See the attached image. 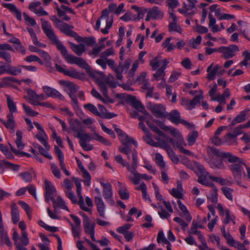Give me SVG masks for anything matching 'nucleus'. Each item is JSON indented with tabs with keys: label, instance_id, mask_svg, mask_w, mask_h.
Segmentation results:
<instances>
[{
	"label": "nucleus",
	"instance_id": "nucleus-1",
	"mask_svg": "<svg viewBox=\"0 0 250 250\" xmlns=\"http://www.w3.org/2000/svg\"><path fill=\"white\" fill-rule=\"evenodd\" d=\"M42 28L43 31L48 38L52 42V43L56 46L57 49L61 52L62 57L67 62L70 64H77L79 67L86 70L90 69V66L83 59L69 54L66 48L55 35L54 31L50 23L48 21H44L42 19Z\"/></svg>",
	"mask_w": 250,
	"mask_h": 250
},
{
	"label": "nucleus",
	"instance_id": "nucleus-2",
	"mask_svg": "<svg viewBox=\"0 0 250 250\" xmlns=\"http://www.w3.org/2000/svg\"><path fill=\"white\" fill-rule=\"evenodd\" d=\"M159 126L164 131H169L176 138L177 140L176 147L179 149L181 153L188 155H191V153L189 150L184 148V147L186 146V144L181 133L177 129L173 127L167 126L163 123H160Z\"/></svg>",
	"mask_w": 250,
	"mask_h": 250
},
{
	"label": "nucleus",
	"instance_id": "nucleus-3",
	"mask_svg": "<svg viewBox=\"0 0 250 250\" xmlns=\"http://www.w3.org/2000/svg\"><path fill=\"white\" fill-rule=\"evenodd\" d=\"M159 126L164 131H169L176 138L177 140L176 147L179 149L181 153L188 155H191V153L189 150L184 148V147L186 146V144L181 133L177 129L173 127L167 126L163 123H160Z\"/></svg>",
	"mask_w": 250,
	"mask_h": 250
},
{
	"label": "nucleus",
	"instance_id": "nucleus-4",
	"mask_svg": "<svg viewBox=\"0 0 250 250\" xmlns=\"http://www.w3.org/2000/svg\"><path fill=\"white\" fill-rule=\"evenodd\" d=\"M133 160L134 162L132 166H128L127 167L128 171L131 173V174L128 176L129 180L134 185H137L140 183L141 179L147 180L151 179L152 178L151 176H148L146 174H141L137 172L136 170L137 167L135 153L133 155Z\"/></svg>",
	"mask_w": 250,
	"mask_h": 250
},
{
	"label": "nucleus",
	"instance_id": "nucleus-5",
	"mask_svg": "<svg viewBox=\"0 0 250 250\" xmlns=\"http://www.w3.org/2000/svg\"><path fill=\"white\" fill-rule=\"evenodd\" d=\"M195 167L198 170L197 174L198 176V182L206 186H213V183L209 181V175L208 172L206 170L204 166L196 162H194Z\"/></svg>",
	"mask_w": 250,
	"mask_h": 250
},
{
	"label": "nucleus",
	"instance_id": "nucleus-6",
	"mask_svg": "<svg viewBox=\"0 0 250 250\" xmlns=\"http://www.w3.org/2000/svg\"><path fill=\"white\" fill-rule=\"evenodd\" d=\"M229 166V168L232 173L234 178L236 180L237 184L240 185L241 184V177L242 175L243 163H246L243 159L238 157V159Z\"/></svg>",
	"mask_w": 250,
	"mask_h": 250
},
{
	"label": "nucleus",
	"instance_id": "nucleus-7",
	"mask_svg": "<svg viewBox=\"0 0 250 250\" xmlns=\"http://www.w3.org/2000/svg\"><path fill=\"white\" fill-rule=\"evenodd\" d=\"M207 153L209 157L216 156L217 157L227 158L229 162H233L238 159V157L233 155L232 153L222 152L219 149L214 147H208L207 148Z\"/></svg>",
	"mask_w": 250,
	"mask_h": 250
},
{
	"label": "nucleus",
	"instance_id": "nucleus-8",
	"mask_svg": "<svg viewBox=\"0 0 250 250\" xmlns=\"http://www.w3.org/2000/svg\"><path fill=\"white\" fill-rule=\"evenodd\" d=\"M218 52L221 53L222 57L225 59H229L235 56L236 53L239 51V47L235 44L228 46H221L218 48Z\"/></svg>",
	"mask_w": 250,
	"mask_h": 250
},
{
	"label": "nucleus",
	"instance_id": "nucleus-9",
	"mask_svg": "<svg viewBox=\"0 0 250 250\" xmlns=\"http://www.w3.org/2000/svg\"><path fill=\"white\" fill-rule=\"evenodd\" d=\"M165 118L176 125L182 124L188 127L192 126L190 123L181 118L180 113L176 109L172 110L169 113L167 112Z\"/></svg>",
	"mask_w": 250,
	"mask_h": 250
},
{
	"label": "nucleus",
	"instance_id": "nucleus-10",
	"mask_svg": "<svg viewBox=\"0 0 250 250\" xmlns=\"http://www.w3.org/2000/svg\"><path fill=\"white\" fill-rule=\"evenodd\" d=\"M75 137L80 139V145L84 150L90 151L93 149V147L91 145L86 144L91 140L89 134L83 133L81 131H78Z\"/></svg>",
	"mask_w": 250,
	"mask_h": 250
},
{
	"label": "nucleus",
	"instance_id": "nucleus-11",
	"mask_svg": "<svg viewBox=\"0 0 250 250\" xmlns=\"http://www.w3.org/2000/svg\"><path fill=\"white\" fill-rule=\"evenodd\" d=\"M45 184V198L47 202H49L51 200L53 203L55 204V196L56 195V190L55 187L52 185L51 183L45 180L44 181Z\"/></svg>",
	"mask_w": 250,
	"mask_h": 250
},
{
	"label": "nucleus",
	"instance_id": "nucleus-12",
	"mask_svg": "<svg viewBox=\"0 0 250 250\" xmlns=\"http://www.w3.org/2000/svg\"><path fill=\"white\" fill-rule=\"evenodd\" d=\"M100 184L103 188V194L104 197L110 204L114 205V201L112 197L113 192L111 184L108 182L104 183L102 181L100 182Z\"/></svg>",
	"mask_w": 250,
	"mask_h": 250
},
{
	"label": "nucleus",
	"instance_id": "nucleus-13",
	"mask_svg": "<svg viewBox=\"0 0 250 250\" xmlns=\"http://www.w3.org/2000/svg\"><path fill=\"white\" fill-rule=\"evenodd\" d=\"M148 108L151 111L153 115L157 118H165L167 112L166 107L161 104H150Z\"/></svg>",
	"mask_w": 250,
	"mask_h": 250
},
{
	"label": "nucleus",
	"instance_id": "nucleus-14",
	"mask_svg": "<svg viewBox=\"0 0 250 250\" xmlns=\"http://www.w3.org/2000/svg\"><path fill=\"white\" fill-rule=\"evenodd\" d=\"M8 51H14L13 47L9 44H0V58L4 60L7 62H11V56Z\"/></svg>",
	"mask_w": 250,
	"mask_h": 250
},
{
	"label": "nucleus",
	"instance_id": "nucleus-15",
	"mask_svg": "<svg viewBox=\"0 0 250 250\" xmlns=\"http://www.w3.org/2000/svg\"><path fill=\"white\" fill-rule=\"evenodd\" d=\"M43 90L48 97L58 98L60 100L63 101L64 98L58 91L48 86H43Z\"/></svg>",
	"mask_w": 250,
	"mask_h": 250
},
{
	"label": "nucleus",
	"instance_id": "nucleus-16",
	"mask_svg": "<svg viewBox=\"0 0 250 250\" xmlns=\"http://www.w3.org/2000/svg\"><path fill=\"white\" fill-rule=\"evenodd\" d=\"M250 111V109L249 108H246L241 111L240 113L232 120L231 124L229 125V127H232L237 123H241L245 121L247 119L246 116Z\"/></svg>",
	"mask_w": 250,
	"mask_h": 250
},
{
	"label": "nucleus",
	"instance_id": "nucleus-17",
	"mask_svg": "<svg viewBox=\"0 0 250 250\" xmlns=\"http://www.w3.org/2000/svg\"><path fill=\"white\" fill-rule=\"evenodd\" d=\"M119 151L126 155L128 159H130V154H131L132 158V162L130 165V166H132L133 164V155L134 153L136 154V159L137 162V165L138 164V157H137V153L135 149H132L131 146H120L119 147Z\"/></svg>",
	"mask_w": 250,
	"mask_h": 250
},
{
	"label": "nucleus",
	"instance_id": "nucleus-18",
	"mask_svg": "<svg viewBox=\"0 0 250 250\" xmlns=\"http://www.w3.org/2000/svg\"><path fill=\"white\" fill-rule=\"evenodd\" d=\"M76 162L78 164V166L80 169H81L82 173H83V177L84 179L83 181L84 183L87 186H90L91 183V176L88 171L84 168L83 167L82 163L79 159H76Z\"/></svg>",
	"mask_w": 250,
	"mask_h": 250
},
{
	"label": "nucleus",
	"instance_id": "nucleus-19",
	"mask_svg": "<svg viewBox=\"0 0 250 250\" xmlns=\"http://www.w3.org/2000/svg\"><path fill=\"white\" fill-rule=\"evenodd\" d=\"M168 63L169 61L167 59H164L163 64L160 68L157 69L155 73L153 75L155 80L158 81L161 78L163 79V77L165 75V70L166 69Z\"/></svg>",
	"mask_w": 250,
	"mask_h": 250
},
{
	"label": "nucleus",
	"instance_id": "nucleus-20",
	"mask_svg": "<svg viewBox=\"0 0 250 250\" xmlns=\"http://www.w3.org/2000/svg\"><path fill=\"white\" fill-rule=\"evenodd\" d=\"M2 5L3 7L8 8L11 12H13L19 21H21V13L14 4L2 3Z\"/></svg>",
	"mask_w": 250,
	"mask_h": 250
},
{
	"label": "nucleus",
	"instance_id": "nucleus-21",
	"mask_svg": "<svg viewBox=\"0 0 250 250\" xmlns=\"http://www.w3.org/2000/svg\"><path fill=\"white\" fill-rule=\"evenodd\" d=\"M95 202L97 207V210L100 214V216L103 218H105V205L102 200V197H95Z\"/></svg>",
	"mask_w": 250,
	"mask_h": 250
},
{
	"label": "nucleus",
	"instance_id": "nucleus-22",
	"mask_svg": "<svg viewBox=\"0 0 250 250\" xmlns=\"http://www.w3.org/2000/svg\"><path fill=\"white\" fill-rule=\"evenodd\" d=\"M57 28H59L62 33L67 36H71L73 32L72 29L74 28V26L62 21Z\"/></svg>",
	"mask_w": 250,
	"mask_h": 250
},
{
	"label": "nucleus",
	"instance_id": "nucleus-23",
	"mask_svg": "<svg viewBox=\"0 0 250 250\" xmlns=\"http://www.w3.org/2000/svg\"><path fill=\"white\" fill-rule=\"evenodd\" d=\"M147 11L151 15L152 19H161L164 16V13L156 6L147 9Z\"/></svg>",
	"mask_w": 250,
	"mask_h": 250
},
{
	"label": "nucleus",
	"instance_id": "nucleus-24",
	"mask_svg": "<svg viewBox=\"0 0 250 250\" xmlns=\"http://www.w3.org/2000/svg\"><path fill=\"white\" fill-rule=\"evenodd\" d=\"M120 141L122 143L123 146H130L129 144H133L136 147L138 146V144L132 138L129 137L125 133L120 137Z\"/></svg>",
	"mask_w": 250,
	"mask_h": 250
},
{
	"label": "nucleus",
	"instance_id": "nucleus-25",
	"mask_svg": "<svg viewBox=\"0 0 250 250\" xmlns=\"http://www.w3.org/2000/svg\"><path fill=\"white\" fill-rule=\"evenodd\" d=\"M0 244L1 245L6 244L8 246L11 245V243L7 232L4 230V227H0Z\"/></svg>",
	"mask_w": 250,
	"mask_h": 250
},
{
	"label": "nucleus",
	"instance_id": "nucleus-26",
	"mask_svg": "<svg viewBox=\"0 0 250 250\" xmlns=\"http://www.w3.org/2000/svg\"><path fill=\"white\" fill-rule=\"evenodd\" d=\"M117 183L119 187L118 193L120 197L122 200H128L129 198V193L127 188L122 183L118 182Z\"/></svg>",
	"mask_w": 250,
	"mask_h": 250
},
{
	"label": "nucleus",
	"instance_id": "nucleus-27",
	"mask_svg": "<svg viewBox=\"0 0 250 250\" xmlns=\"http://www.w3.org/2000/svg\"><path fill=\"white\" fill-rule=\"evenodd\" d=\"M7 120L6 122L2 121V124L7 129L11 130L12 132H14L15 127V122L14 120L13 115L8 114L7 115Z\"/></svg>",
	"mask_w": 250,
	"mask_h": 250
},
{
	"label": "nucleus",
	"instance_id": "nucleus-28",
	"mask_svg": "<svg viewBox=\"0 0 250 250\" xmlns=\"http://www.w3.org/2000/svg\"><path fill=\"white\" fill-rule=\"evenodd\" d=\"M210 166L211 168H218L220 169H225L226 167L222 163V159H216L214 157H209Z\"/></svg>",
	"mask_w": 250,
	"mask_h": 250
},
{
	"label": "nucleus",
	"instance_id": "nucleus-29",
	"mask_svg": "<svg viewBox=\"0 0 250 250\" xmlns=\"http://www.w3.org/2000/svg\"><path fill=\"white\" fill-rule=\"evenodd\" d=\"M12 220L14 224H16L19 221L20 214L16 203L11 205Z\"/></svg>",
	"mask_w": 250,
	"mask_h": 250
},
{
	"label": "nucleus",
	"instance_id": "nucleus-30",
	"mask_svg": "<svg viewBox=\"0 0 250 250\" xmlns=\"http://www.w3.org/2000/svg\"><path fill=\"white\" fill-rule=\"evenodd\" d=\"M213 64L209 65L207 68V72H208V80H213L215 78V75L217 74V72L220 68L218 65H216L212 69Z\"/></svg>",
	"mask_w": 250,
	"mask_h": 250
},
{
	"label": "nucleus",
	"instance_id": "nucleus-31",
	"mask_svg": "<svg viewBox=\"0 0 250 250\" xmlns=\"http://www.w3.org/2000/svg\"><path fill=\"white\" fill-rule=\"evenodd\" d=\"M71 48L72 51L78 56H81L85 51V46L83 44H75L73 43H70Z\"/></svg>",
	"mask_w": 250,
	"mask_h": 250
},
{
	"label": "nucleus",
	"instance_id": "nucleus-32",
	"mask_svg": "<svg viewBox=\"0 0 250 250\" xmlns=\"http://www.w3.org/2000/svg\"><path fill=\"white\" fill-rule=\"evenodd\" d=\"M200 92L201 94L195 96L192 100L189 101V104L187 107V109L191 110L194 108L196 105L200 103L201 99H203L204 98L203 91L201 90Z\"/></svg>",
	"mask_w": 250,
	"mask_h": 250
},
{
	"label": "nucleus",
	"instance_id": "nucleus-33",
	"mask_svg": "<svg viewBox=\"0 0 250 250\" xmlns=\"http://www.w3.org/2000/svg\"><path fill=\"white\" fill-rule=\"evenodd\" d=\"M163 62H164V60H162L160 56H157L150 61L149 65L151 67L152 70L154 71L157 69L161 64L163 65Z\"/></svg>",
	"mask_w": 250,
	"mask_h": 250
},
{
	"label": "nucleus",
	"instance_id": "nucleus-34",
	"mask_svg": "<svg viewBox=\"0 0 250 250\" xmlns=\"http://www.w3.org/2000/svg\"><path fill=\"white\" fill-rule=\"evenodd\" d=\"M179 208L183 212V216L185 217V219L188 222H190L192 219V217L189 214V211L187 209V207L182 204L180 200L177 201Z\"/></svg>",
	"mask_w": 250,
	"mask_h": 250
},
{
	"label": "nucleus",
	"instance_id": "nucleus-35",
	"mask_svg": "<svg viewBox=\"0 0 250 250\" xmlns=\"http://www.w3.org/2000/svg\"><path fill=\"white\" fill-rule=\"evenodd\" d=\"M5 96L7 100V106L10 111L9 114L13 115L14 113H16L17 111L16 104L10 96L6 95Z\"/></svg>",
	"mask_w": 250,
	"mask_h": 250
},
{
	"label": "nucleus",
	"instance_id": "nucleus-36",
	"mask_svg": "<svg viewBox=\"0 0 250 250\" xmlns=\"http://www.w3.org/2000/svg\"><path fill=\"white\" fill-rule=\"evenodd\" d=\"M66 76L79 80H82L85 78L83 73L79 72L74 69L68 70V71L66 72Z\"/></svg>",
	"mask_w": 250,
	"mask_h": 250
},
{
	"label": "nucleus",
	"instance_id": "nucleus-37",
	"mask_svg": "<svg viewBox=\"0 0 250 250\" xmlns=\"http://www.w3.org/2000/svg\"><path fill=\"white\" fill-rule=\"evenodd\" d=\"M83 106L86 109H87L89 111L91 112V113L98 117H105L103 114L100 113L97 107L94 105L91 104H85L83 105Z\"/></svg>",
	"mask_w": 250,
	"mask_h": 250
},
{
	"label": "nucleus",
	"instance_id": "nucleus-38",
	"mask_svg": "<svg viewBox=\"0 0 250 250\" xmlns=\"http://www.w3.org/2000/svg\"><path fill=\"white\" fill-rule=\"evenodd\" d=\"M19 175L25 182H30L32 180L33 176H35V173L33 170H31L30 171L21 173Z\"/></svg>",
	"mask_w": 250,
	"mask_h": 250
},
{
	"label": "nucleus",
	"instance_id": "nucleus-39",
	"mask_svg": "<svg viewBox=\"0 0 250 250\" xmlns=\"http://www.w3.org/2000/svg\"><path fill=\"white\" fill-rule=\"evenodd\" d=\"M188 234L192 235H197L199 239L202 240L204 239V237L201 234L200 231L197 230L196 226L194 225V220L192 221V225L190 229L189 230Z\"/></svg>",
	"mask_w": 250,
	"mask_h": 250
},
{
	"label": "nucleus",
	"instance_id": "nucleus-40",
	"mask_svg": "<svg viewBox=\"0 0 250 250\" xmlns=\"http://www.w3.org/2000/svg\"><path fill=\"white\" fill-rule=\"evenodd\" d=\"M198 137V133L196 131L190 132L187 137V140L189 146L193 145Z\"/></svg>",
	"mask_w": 250,
	"mask_h": 250
},
{
	"label": "nucleus",
	"instance_id": "nucleus-41",
	"mask_svg": "<svg viewBox=\"0 0 250 250\" xmlns=\"http://www.w3.org/2000/svg\"><path fill=\"white\" fill-rule=\"evenodd\" d=\"M17 139L15 141L16 146L19 150L22 149L24 147V144L22 142V132L18 130L16 132Z\"/></svg>",
	"mask_w": 250,
	"mask_h": 250
},
{
	"label": "nucleus",
	"instance_id": "nucleus-42",
	"mask_svg": "<svg viewBox=\"0 0 250 250\" xmlns=\"http://www.w3.org/2000/svg\"><path fill=\"white\" fill-rule=\"evenodd\" d=\"M53 204L55 208L58 207L69 211V209L66 206L65 202L60 196L57 197L56 200H55V204L54 203H53Z\"/></svg>",
	"mask_w": 250,
	"mask_h": 250
},
{
	"label": "nucleus",
	"instance_id": "nucleus-43",
	"mask_svg": "<svg viewBox=\"0 0 250 250\" xmlns=\"http://www.w3.org/2000/svg\"><path fill=\"white\" fill-rule=\"evenodd\" d=\"M155 139L159 142V143H157V147H159L160 148H163L165 149L167 151L171 149L170 146L168 144V142H169V141H167V140L161 139L158 137H157Z\"/></svg>",
	"mask_w": 250,
	"mask_h": 250
},
{
	"label": "nucleus",
	"instance_id": "nucleus-44",
	"mask_svg": "<svg viewBox=\"0 0 250 250\" xmlns=\"http://www.w3.org/2000/svg\"><path fill=\"white\" fill-rule=\"evenodd\" d=\"M212 188L210 191V195L208 199L213 203H216L218 201V189L213 184V186H209Z\"/></svg>",
	"mask_w": 250,
	"mask_h": 250
},
{
	"label": "nucleus",
	"instance_id": "nucleus-45",
	"mask_svg": "<svg viewBox=\"0 0 250 250\" xmlns=\"http://www.w3.org/2000/svg\"><path fill=\"white\" fill-rule=\"evenodd\" d=\"M209 179L219 183L222 186H230L232 184L231 182L229 181L219 177L210 176L209 177Z\"/></svg>",
	"mask_w": 250,
	"mask_h": 250
},
{
	"label": "nucleus",
	"instance_id": "nucleus-46",
	"mask_svg": "<svg viewBox=\"0 0 250 250\" xmlns=\"http://www.w3.org/2000/svg\"><path fill=\"white\" fill-rule=\"evenodd\" d=\"M221 189L225 197L232 202L233 201L232 192H233V189L227 187H222Z\"/></svg>",
	"mask_w": 250,
	"mask_h": 250
},
{
	"label": "nucleus",
	"instance_id": "nucleus-47",
	"mask_svg": "<svg viewBox=\"0 0 250 250\" xmlns=\"http://www.w3.org/2000/svg\"><path fill=\"white\" fill-rule=\"evenodd\" d=\"M98 106L99 107V110H100V113L103 114L105 117H101L103 119H111L113 117H114L116 116V114L112 113H106V109L104 107V106L103 105H101L100 104H99L98 105Z\"/></svg>",
	"mask_w": 250,
	"mask_h": 250
},
{
	"label": "nucleus",
	"instance_id": "nucleus-48",
	"mask_svg": "<svg viewBox=\"0 0 250 250\" xmlns=\"http://www.w3.org/2000/svg\"><path fill=\"white\" fill-rule=\"evenodd\" d=\"M89 75L91 77L96 80L97 83H98L99 81H102L104 77V73L93 70L89 71Z\"/></svg>",
	"mask_w": 250,
	"mask_h": 250
},
{
	"label": "nucleus",
	"instance_id": "nucleus-49",
	"mask_svg": "<svg viewBox=\"0 0 250 250\" xmlns=\"http://www.w3.org/2000/svg\"><path fill=\"white\" fill-rule=\"evenodd\" d=\"M155 163L160 167L161 168H164L165 167V163L164 161L162 155L159 153H156L155 157Z\"/></svg>",
	"mask_w": 250,
	"mask_h": 250
},
{
	"label": "nucleus",
	"instance_id": "nucleus-50",
	"mask_svg": "<svg viewBox=\"0 0 250 250\" xmlns=\"http://www.w3.org/2000/svg\"><path fill=\"white\" fill-rule=\"evenodd\" d=\"M43 134L46 137L45 132L42 133V132H40L36 135V138L41 142V143L44 146L45 148H46L47 150H49L50 148V146L46 142L45 139L44 138Z\"/></svg>",
	"mask_w": 250,
	"mask_h": 250
},
{
	"label": "nucleus",
	"instance_id": "nucleus-51",
	"mask_svg": "<svg viewBox=\"0 0 250 250\" xmlns=\"http://www.w3.org/2000/svg\"><path fill=\"white\" fill-rule=\"evenodd\" d=\"M22 65H19L16 67L12 66L10 65V67L9 68L8 74L10 75H12L14 76H16L19 74L21 73L22 71Z\"/></svg>",
	"mask_w": 250,
	"mask_h": 250
},
{
	"label": "nucleus",
	"instance_id": "nucleus-52",
	"mask_svg": "<svg viewBox=\"0 0 250 250\" xmlns=\"http://www.w3.org/2000/svg\"><path fill=\"white\" fill-rule=\"evenodd\" d=\"M144 140L151 146H157V143L155 142L151 138V134L150 132L146 133V135L143 137Z\"/></svg>",
	"mask_w": 250,
	"mask_h": 250
},
{
	"label": "nucleus",
	"instance_id": "nucleus-53",
	"mask_svg": "<svg viewBox=\"0 0 250 250\" xmlns=\"http://www.w3.org/2000/svg\"><path fill=\"white\" fill-rule=\"evenodd\" d=\"M93 139L108 146H110L111 145V143L108 140L97 133H95Z\"/></svg>",
	"mask_w": 250,
	"mask_h": 250
},
{
	"label": "nucleus",
	"instance_id": "nucleus-54",
	"mask_svg": "<svg viewBox=\"0 0 250 250\" xmlns=\"http://www.w3.org/2000/svg\"><path fill=\"white\" fill-rule=\"evenodd\" d=\"M22 106L26 114L29 116L34 117L39 114L37 112L32 110L29 106L25 104H22Z\"/></svg>",
	"mask_w": 250,
	"mask_h": 250
},
{
	"label": "nucleus",
	"instance_id": "nucleus-55",
	"mask_svg": "<svg viewBox=\"0 0 250 250\" xmlns=\"http://www.w3.org/2000/svg\"><path fill=\"white\" fill-rule=\"evenodd\" d=\"M5 167L7 168L11 169L12 170L17 171L20 168V166L12 164L8 161L3 160L2 167Z\"/></svg>",
	"mask_w": 250,
	"mask_h": 250
},
{
	"label": "nucleus",
	"instance_id": "nucleus-56",
	"mask_svg": "<svg viewBox=\"0 0 250 250\" xmlns=\"http://www.w3.org/2000/svg\"><path fill=\"white\" fill-rule=\"evenodd\" d=\"M97 83L100 86L101 91L102 92L103 95L104 96H106L108 94V91L106 83L102 80L99 81Z\"/></svg>",
	"mask_w": 250,
	"mask_h": 250
},
{
	"label": "nucleus",
	"instance_id": "nucleus-57",
	"mask_svg": "<svg viewBox=\"0 0 250 250\" xmlns=\"http://www.w3.org/2000/svg\"><path fill=\"white\" fill-rule=\"evenodd\" d=\"M113 71L116 74V78L122 80L123 79L122 73L124 72V70L123 68L121 67V64H119L118 66H116Z\"/></svg>",
	"mask_w": 250,
	"mask_h": 250
},
{
	"label": "nucleus",
	"instance_id": "nucleus-58",
	"mask_svg": "<svg viewBox=\"0 0 250 250\" xmlns=\"http://www.w3.org/2000/svg\"><path fill=\"white\" fill-rule=\"evenodd\" d=\"M19 204L21 207V208L25 210L28 217L31 218V209L29 206L23 201H20L18 202Z\"/></svg>",
	"mask_w": 250,
	"mask_h": 250
},
{
	"label": "nucleus",
	"instance_id": "nucleus-59",
	"mask_svg": "<svg viewBox=\"0 0 250 250\" xmlns=\"http://www.w3.org/2000/svg\"><path fill=\"white\" fill-rule=\"evenodd\" d=\"M170 160L175 164H177L179 161V159L175 154L172 149L167 151Z\"/></svg>",
	"mask_w": 250,
	"mask_h": 250
},
{
	"label": "nucleus",
	"instance_id": "nucleus-60",
	"mask_svg": "<svg viewBox=\"0 0 250 250\" xmlns=\"http://www.w3.org/2000/svg\"><path fill=\"white\" fill-rule=\"evenodd\" d=\"M151 120H146V123L148 127L156 134H162L161 131L154 124L150 122Z\"/></svg>",
	"mask_w": 250,
	"mask_h": 250
},
{
	"label": "nucleus",
	"instance_id": "nucleus-61",
	"mask_svg": "<svg viewBox=\"0 0 250 250\" xmlns=\"http://www.w3.org/2000/svg\"><path fill=\"white\" fill-rule=\"evenodd\" d=\"M27 94L30 97V103L32 104V103L34 101H37L38 94L33 90L31 89H28L27 90Z\"/></svg>",
	"mask_w": 250,
	"mask_h": 250
},
{
	"label": "nucleus",
	"instance_id": "nucleus-62",
	"mask_svg": "<svg viewBox=\"0 0 250 250\" xmlns=\"http://www.w3.org/2000/svg\"><path fill=\"white\" fill-rule=\"evenodd\" d=\"M114 54V50L112 48L107 49L104 51L103 52L101 55V58H103L105 60L107 59V58L111 55Z\"/></svg>",
	"mask_w": 250,
	"mask_h": 250
},
{
	"label": "nucleus",
	"instance_id": "nucleus-63",
	"mask_svg": "<svg viewBox=\"0 0 250 250\" xmlns=\"http://www.w3.org/2000/svg\"><path fill=\"white\" fill-rule=\"evenodd\" d=\"M69 90V94H74L76 93L79 89V86L76 85L75 83L70 82V83L67 85L66 87Z\"/></svg>",
	"mask_w": 250,
	"mask_h": 250
},
{
	"label": "nucleus",
	"instance_id": "nucleus-64",
	"mask_svg": "<svg viewBox=\"0 0 250 250\" xmlns=\"http://www.w3.org/2000/svg\"><path fill=\"white\" fill-rule=\"evenodd\" d=\"M51 168L52 170V172L54 175L58 178H61V172L58 168L57 166L55 164H52L51 165Z\"/></svg>",
	"mask_w": 250,
	"mask_h": 250
}]
</instances>
